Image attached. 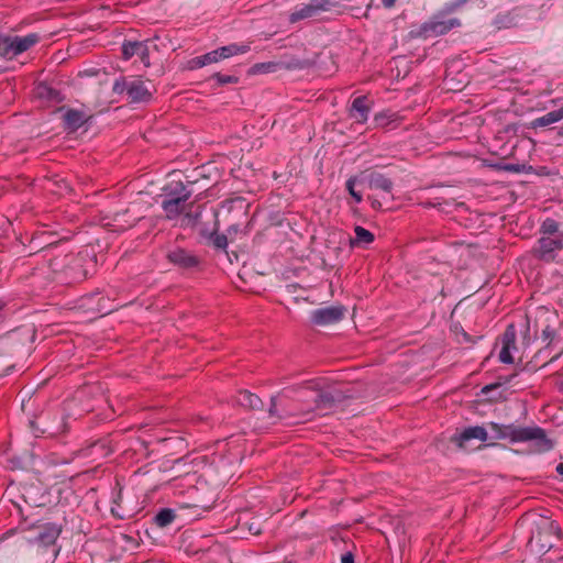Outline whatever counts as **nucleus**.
Masks as SVG:
<instances>
[{"instance_id":"nucleus-24","label":"nucleus","mask_w":563,"mask_h":563,"mask_svg":"<svg viewBox=\"0 0 563 563\" xmlns=\"http://www.w3.org/2000/svg\"><path fill=\"white\" fill-rule=\"evenodd\" d=\"M36 96L52 102H60L63 100L60 92L45 82L36 86Z\"/></svg>"},{"instance_id":"nucleus-37","label":"nucleus","mask_w":563,"mask_h":563,"mask_svg":"<svg viewBox=\"0 0 563 563\" xmlns=\"http://www.w3.org/2000/svg\"><path fill=\"white\" fill-rule=\"evenodd\" d=\"M470 0H452L451 2L445 4V10L448 12H454L461 7H463L465 3H467Z\"/></svg>"},{"instance_id":"nucleus-52","label":"nucleus","mask_w":563,"mask_h":563,"mask_svg":"<svg viewBox=\"0 0 563 563\" xmlns=\"http://www.w3.org/2000/svg\"><path fill=\"white\" fill-rule=\"evenodd\" d=\"M493 388H494V386H493V385L485 386V387L483 388V393H486V391H488V390H490V389H493Z\"/></svg>"},{"instance_id":"nucleus-7","label":"nucleus","mask_w":563,"mask_h":563,"mask_svg":"<svg viewBox=\"0 0 563 563\" xmlns=\"http://www.w3.org/2000/svg\"><path fill=\"white\" fill-rule=\"evenodd\" d=\"M444 11L433 14L428 21L423 22L419 29V35L423 37L440 36L449 33L451 30L461 26V21L457 18H445Z\"/></svg>"},{"instance_id":"nucleus-48","label":"nucleus","mask_w":563,"mask_h":563,"mask_svg":"<svg viewBox=\"0 0 563 563\" xmlns=\"http://www.w3.org/2000/svg\"><path fill=\"white\" fill-rule=\"evenodd\" d=\"M120 499H121V492H119L117 498L113 499V504L117 505L118 507L120 506L119 505Z\"/></svg>"},{"instance_id":"nucleus-47","label":"nucleus","mask_w":563,"mask_h":563,"mask_svg":"<svg viewBox=\"0 0 563 563\" xmlns=\"http://www.w3.org/2000/svg\"><path fill=\"white\" fill-rule=\"evenodd\" d=\"M111 512H112L114 516H117V517H119V518H121V519H122V518H124V515L119 514V512H118V510H117V508H115L114 506H113V507H111Z\"/></svg>"},{"instance_id":"nucleus-6","label":"nucleus","mask_w":563,"mask_h":563,"mask_svg":"<svg viewBox=\"0 0 563 563\" xmlns=\"http://www.w3.org/2000/svg\"><path fill=\"white\" fill-rule=\"evenodd\" d=\"M38 42L40 35L36 33H30L24 36L3 34L2 45L0 47V58L12 60L16 56L29 51Z\"/></svg>"},{"instance_id":"nucleus-22","label":"nucleus","mask_w":563,"mask_h":563,"mask_svg":"<svg viewBox=\"0 0 563 563\" xmlns=\"http://www.w3.org/2000/svg\"><path fill=\"white\" fill-rule=\"evenodd\" d=\"M561 120H563V107H561L560 109L550 111V112L543 114L542 117L536 118L532 121L531 125L533 128H543V126H548L553 123H556Z\"/></svg>"},{"instance_id":"nucleus-14","label":"nucleus","mask_w":563,"mask_h":563,"mask_svg":"<svg viewBox=\"0 0 563 563\" xmlns=\"http://www.w3.org/2000/svg\"><path fill=\"white\" fill-rule=\"evenodd\" d=\"M473 439L487 441L489 439L487 429L481 426L465 428L461 433L454 434L452 441L459 448H465L466 443Z\"/></svg>"},{"instance_id":"nucleus-49","label":"nucleus","mask_w":563,"mask_h":563,"mask_svg":"<svg viewBox=\"0 0 563 563\" xmlns=\"http://www.w3.org/2000/svg\"><path fill=\"white\" fill-rule=\"evenodd\" d=\"M384 118V114L383 113H379V114H376L375 115V121L376 122H380V120Z\"/></svg>"},{"instance_id":"nucleus-30","label":"nucleus","mask_w":563,"mask_h":563,"mask_svg":"<svg viewBox=\"0 0 563 563\" xmlns=\"http://www.w3.org/2000/svg\"><path fill=\"white\" fill-rule=\"evenodd\" d=\"M228 238L229 235L227 234L211 233L209 239L216 249L225 250L228 246Z\"/></svg>"},{"instance_id":"nucleus-35","label":"nucleus","mask_w":563,"mask_h":563,"mask_svg":"<svg viewBox=\"0 0 563 563\" xmlns=\"http://www.w3.org/2000/svg\"><path fill=\"white\" fill-rule=\"evenodd\" d=\"M268 413H269L271 417H277L279 419L288 418V416H280V415H278V411H277V396H272ZM297 415L298 413L289 415V417H297Z\"/></svg>"},{"instance_id":"nucleus-13","label":"nucleus","mask_w":563,"mask_h":563,"mask_svg":"<svg viewBox=\"0 0 563 563\" xmlns=\"http://www.w3.org/2000/svg\"><path fill=\"white\" fill-rule=\"evenodd\" d=\"M517 332L514 324H509L501 338V350L499 352V361L504 364H512V351L517 350L516 346Z\"/></svg>"},{"instance_id":"nucleus-51","label":"nucleus","mask_w":563,"mask_h":563,"mask_svg":"<svg viewBox=\"0 0 563 563\" xmlns=\"http://www.w3.org/2000/svg\"><path fill=\"white\" fill-rule=\"evenodd\" d=\"M512 377H514V378H516V377H517V374H514L512 376L507 377V378L505 379V383H506V384L510 383Z\"/></svg>"},{"instance_id":"nucleus-44","label":"nucleus","mask_w":563,"mask_h":563,"mask_svg":"<svg viewBox=\"0 0 563 563\" xmlns=\"http://www.w3.org/2000/svg\"><path fill=\"white\" fill-rule=\"evenodd\" d=\"M351 196L353 197V199L355 200L356 203H360L363 200L361 192H358L356 190L352 191Z\"/></svg>"},{"instance_id":"nucleus-23","label":"nucleus","mask_w":563,"mask_h":563,"mask_svg":"<svg viewBox=\"0 0 563 563\" xmlns=\"http://www.w3.org/2000/svg\"><path fill=\"white\" fill-rule=\"evenodd\" d=\"M222 60L220 53L217 49H213L211 52H208L203 55L197 56L190 60V68H201L203 66L210 65L212 63H218Z\"/></svg>"},{"instance_id":"nucleus-4","label":"nucleus","mask_w":563,"mask_h":563,"mask_svg":"<svg viewBox=\"0 0 563 563\" xmlns=\"http://www.w3.org/2000/svg\"><path fill=\"white\" fill-rule=\"evenodd\" d=\"M192 192L181 181H170L163 187L162 209L167 219H176L184 210Z\"/></svg>"},{"instance_id":"nucleus-36","label":"nucleus","mask_w":563,"mask_h":563,"mask_svg":"<svg viewBox=\"0 0 563 563\" xmlns=\"http://www.w3.org/2000/svg\"><path fill=\"white\" fill-rule=\"evenodd\" d=\"M554 338H555V330L552 327L547 325L542 330V339H543V341H547L548 345H550L554 341Z\"/></svg>"},{"instance_id":"nucleus-31","label":"nucleus","mask_w":563,"mask_h":563,"mask_svg":"<svg viewBox=\"0 0 563 563\" xmlns=\"http://www.w3.org/2000/svg\"><path fill=\"white\" fill-rule=\"evenodd\" d=\"M130 81L125 77H119L114 80L112 90L114 93L121 95L123 92L129 93Z\"/></svg>"},{"instance_id":"nucleus-20","label":"nucleus","mask_w":563,"mask_h":563,"mask_svg":"<svg viewBox=\"0 0 563 563\" xmlns=\"http://www.w3.org/2000/svg\"><path fill=\"white\" fill-rule=\"evenodd\" d=\"M365 180L371 189L382 190L386 194H390L394 187L391 179L378 172L367 174Z\"/></svg>"},{"instance_id":"nucleus-39","label":"nucleus","mask_w":563,"mask_h":563,"mask_svg":"<svg viewBox=\"0 0 563 563\" xmlns=\"http://www.w3.org/2000/svg\"><path fill=\"white\" fill-rule=\"evenodd\" d=\"M227 232H228V235L232 239L236 234L242 233V228L240 224H231L228 228Z\"/></svg>"},{"instance_id":"nucleus-41","label":"nucleus","mask_w":563,"mask_h":563,"mask_svg":"<svg viewBox=\"0 0 563 563\" xmlns=\"http://www.w3.org/2000/svg\"><path fill=\"white\" fill-rule=\"evenodd\" d=\"M46 235H47V234L44 232V233H42L41 235H37V236L33 238V239H32V241H31V243L34 245V247H35V249H40V250H42V249H44V247H45V245H42V244L40 243V240H41V239H43V238H45Z\"/></svg>"},{"instance_id":"nucleus-43","label":"nucleus","mask_w":563,"mask_h":563,"mask_svg":"<svg viewBox=\"0 0 563 563\" xmlns=\"http://www.w3.org/2000/svg\"><path fill=\"white\" fill-rule=\"evenodd\" d=\"M368 199L371 200V205L374 209L378 210L382 208V203L379 200L375 199V198H372V197H368Z\"/></svg>"},{"instance_id":"nucleus-16","label":"nucleus","mask_w":563,"mask_h":563,"mask_svg":"<svg viewBox=\"0 0 563 563\" xmlns=\"http://www.w3.org/2000/svg\"><path fill=\"white\" fill-rule=\"evenodd\" d=\"M541 258H548L553 252L563 250V232L555 236H541L538 240Z\"/></svg>"},{"instance_id":"nucleus-2","label":"nucleus","mask_w":563,"mask_h":563,"mask_svg":"<svg viewBox=\"0 0 563 563\" xmlns=\"http://www.w3.org/2000/svg\"><path fill=\"white\" fill-rule=\"evenodd\" d=\"M488 437L494 440H509L511 443L534 441L539 452L552 450L553 442L548 439L540 427H520L510 424L488 423Z\"/></svg>"},{"instance_id":"nucleus-17","label":"nucleus","mask_w":563,"mask_h":563,"mask_svg":"<svg viewBox=\"0 0 563 563\" xmlns=\"http://www.w3.org/2000/svg\"><path fill=\"white\" fill-rule=\"evenodd\" d=\"M97 294H90L87 297H84L81 307L87 308L90 311L100 313L101 316L108 314L114 310V307L108 305V300L104 297L97 298Z\"/></svg>"},{"instance_id":"nucleus-50","label":"nucleus","mask_w":563,"mask_h":563,"mask_svg":"<svg viewBox=\"0 0 563 563\" xmlns=\"http://www.w3.org/2000/svg\"><path fill=\"white\" fill-rule=\"evenodd\" d=\"M5 305V301L0 299V312L4 309Z\"/></svg>"},{"instance_id":"nucleus-53","label":"nucleus","mask_w":563,"mask_h":563,"mask_svg":"<svg viewBox=\"0 0 563 563\" xmlns=\"http://www.w3.org/2000/svg\"><path fill=\"white\" fill-rule=\"evenodd\" d=\"M11 368H12L11 366H8L7 369L4 371V373L0 374V376L8 375L10 373Z\"/></svg>"},{"instance_id":"nucleus-3","label":"nucleus","mask_w":563,"mask_h":563,"mask_svg":"<svg viewBox=\"0 0 563 563\" xmlns=\"http://www.w3.org/2000/svg\"><path fill=\"white\" fill-rule=\"evenodd\" d=\"M560 536L561 529L555 521L540 517L532 523L528 547L533 553L543 555L554 545V540L560 539Z\"/></svg>"},{"instance_id":"nucleus-28","label":"nucleus","mask_w":563,"mask_h":563,"mask_svg":"<svg viewBox=\"0 0 563 563\" xmlns=\"http://www.w3.org/2000/svg\"><path fill=\"white\" fill-rule=\"evenodd\" d=\"M540 232L542 236H552L553 234L560 233L558 221L552 218H547L541 224Z\"/></svg>"},{"instance_id":"nucleus-46","label":"nucleus","mask_w":563,"mask_h":563,"mask_svg":"<svg viewBox=\"0 0 563 563\" xmlns=\"http://www.w3.org/2000/svg\"><path fill=\"white\" fill-rule=\"evenodd\" d=\"M555 471L563 476V462L556 465Z\"/></svg>"},{"instance_id":"nucleus-10","label":"nucleus","mask_w":563,"mask_h":563,"mask_svg":"<svg viewBox=\"0 0 563 563\" xmlns=\"http://www.w3.org/2000/svg\"><path fill=\"white\" fill-rule=\"evenodd\" d=\"M308 66V62L299 58H291L289 62H265L254 64L250 73L253 75L256 74H269L275 73L280 68L286 69H302Z\"/></svg>"},{"instance_id":"nucleus-45","label":"nucleus","mask_w":563,"mask_h":563,"mask_svg":"<svg viewBox=\"0 0 563 563\" xmlns=\"http://www.w3.org/2000/svg\"><path fill=\"white\" fill-rule=\"evenodd\" d=\"M396 0H382V3L385 8H391L395 4Z\"/></svg>"},{"instance_id":"nucleus-26","label":"nucleus","mask_w":563,"mask_h":563,"mask_svg":"<svg viewBox=\"0 0 563 563\" xmlns=\"http://www.w3.org/2000/svg\"><path fill=\"white\" fill-rule=\"evenodd\" d=\"M355 238L351 242L354 245H368L374 241V234L367 229L356 225L354 229Z\"/></svg>"},{"instance_id":"nucleus-34","label":"nucleus","mask_w":563,"mask_h":563,"mask_svg":"<svg viewBox=\"0 0 563 563\" xmlns=\"http://www.w3.org/2000/svg\"><path fill=\"white\" fill-rule=\"evenodd\" d=\"M136 55L140 57L141 62L144 64V66H146V67L150 66V53H148V47L145 42H141V47L137 51Z\"/></svg>"},{"instance_id":"nucleus-29","label":"nucleus","mask_w":563,"mask_h":563,"mask_svg":"<svg viewBox=\"0 0 563 563\" xmlns=\"http://www.w3.org/2000/svg\"><path fill=\"white\" fill-rule=\"evenodd\" d=\"M140 47H141V42L140 41L124 42L122 44V57H123V59L128 60L131 57H133L134 55H136L137 51L140 49Z\"/></svg>"},{"instance_id":"nucleus-40","label":"nucleus","mask_w":563,"mask_h":563,"mask_svg":"<svg viewBox=\"0 0 563 563\" xmlns=\"http://www.w3.org/2000/svg\"><path fill=\"white\" fill-rule=\"evenodd\" d=\"M356 181H357V177H354V176L350 177L346 180L345 187L350 195L352 194V191H355Z\"/></svg>"},{"instance_id":"nucleus-32","label":"nucleus","mask_w":563,"mask_h":563,"mask_svg":"<svg viewBox=\"0 0 563 563\" xmlns=\"http://www.w3.org/2000/svg\"><path fill=\"white\" fill-rule=\"evenodd\" d=\"M496 167L499 170L517 173V174L527 172V165H525V164L506 163V164H499Z\"/></svg>"},{"instance_id":"nucleus-1","label":"nucleus","mask_w":563,"mask_h":563,"mask_svg":"<svg viewBox=\"0 0 563 563\" xmlns=\"http://www.w3.org/2000/svg\"><path fill=\"white\" fill-rule=\"evenodd\" d=\"M305 391L314 393V405L306 410L299 411L296 422H307L311 421L317 416H325L334 409L336 402L340 400V398L334 396L332 393L322 390L319 379H310L302 384L284 388L280 391V395L290 397L291 394H297L299 396V400L306 401L308 397L303 395Z\"/></svg>"},{"instance_id":"nucleus-25","label":"nucleus","mask_w":563,"mask_h":563,"mask_svg":"<svg viewBox=\"0 0 563 563\" xmlns=\"http://www.w3.org/2000/svg\"><path fill=\"white\" fill-rule=\"evenodd\" d=\"M250 51V45L246 44H229L227 46H222L218 48L220 53L221 59H225L239 54H245Z\"/></svg>"},{"instance_id":"nucleus-11","label":"nucleus","mask_w":563,"mask_h":563,"mask_svg":"<svg viewBox=\"0 0 563 563\" xmlns=\"http://www.w3.org/2000/svg\"><path fill=\"white\" fill-rule=\"evenodd\" d=\"M327 4V1L319 0H311L309 3L300 4L289 14L288 21L294 24L301 20L313 18L321 11H325Z\"/></svg>"},{"instance_id":"nucleus-15","label":"nucleus","mask_w":563,"mask_h":563,"mask_svg":"<svg viewBox=\"0 0 563 563\" xmlns=\"http://www.w3.org/2000/svg\"><path fill=\"white\" fill-rule=\"evenodd\" d=\"M128 97L132 103H147L153 98V92L146 87L144 81L133 79L130 81Z\"/></svg>"},{"instance_id":"nucleus-27","label":"nucleus","mask_w":563,"mask_h":563,"mask_svg":"<svg viewBox=\"0 0 563 563\" xmlns=\"http://www.w3.org/2000/svg\"><path fill=\"white\" fill-rule=\"evenodd\" d=\"M175 518L176 514L173 509L163 508L156 514L154 521L157 527L165 528L169 526L175 520Z\"/></svg>"},{"instance_id":"nucleus-38","label":"nucleus","mask_w":563,"mask_h":563,"mask_svg":"<svg viewBox=\"0 0 563 563\" xmlns=\"http://www.w3.org/2000/svg\"><path fill=\"white\" fill-rule=\"evenodd\" d=\"M444 203V201L440 200V198H434V199H428L426 201H421L420 205L423 207V208H439L441 207L442 205Z\"/></svg>"},{"instance_id":"nucleus-12","label":"nucleus","mask_w":563,"mask_h":563,"mask_svg":"<svg viewBox=\"0 0 563 563\" xmlns=\"http://www.w3.org/2000/svg\"><path fill=\"white\" fill-rule=\"evenodd\" d=\"M169 263L181 269H191L199 265V258L191 252L175 247L167 253Z\"/></svg>"},{"instance_id":"nucleus-42","label":"nucleus","mask_w":563,"mask_h":563,"mask_svg":"<svg viewBox=\"0 0 563 563\" xmlns=\"http://www.w3.org/2000/svg\"><path fill=\"white\" fill-rule=\"evenodd\" d=\"M341 563H354V555L351 552H346L341 558Z\"/></svg>"},{"instance_id":"nucleus-33","label":"nucleus","mask_w":563,"mask_h":563,"mask_svg":"<svg viewBox=\"0 0 563 563\" xmlns=\"http://www.w3.org/2000/svg\"><path fill=\"white\" fill-rule=\"evenodd\" d=\"M213 78L216 79L217 84H219L220 86L229 85V84H238V81H239V78L236 76L223 75L220 73H216L213 75Z\"/></svg>"},{"instance_id":"nucleus-9","label":"nucleus","mask_w":563,"mask_h":563,"mask_svg":"<svg viewBox=\"0 0 563 563\" xmlns=\"http://www.w3.org/2000/svg\"><path fill=\"white\" fill-rule=\"evenodd\" d=\"M345 309L342 306H330L314 309L310 312V321L318 327L338 323L344 317Z\"/></svg>"},{"instance_id":"nucleus-54","label":"nucleus","mask_w":563,"mask_h":563,"mask_svg":"<svg viewBox=\"0 0 563 563\" xmlns=\"http://www.w3.org/2000/svg\"><path fill=\"white\" fill-rule=\"evenodd\" d=\"M559 135L563 136V125L560 128Z\"/></svg>"},{"instance_id":"nucleus-21","label":"nucleus","mask_w":563,"mask_h":563,"mask_svg":"<svg viewBox=\"0 0 563 563\" xmlns=\"http://www.w3.org/2000/svg\"><path fill=\"white\" fill-rule=\"evenodd\" d=\"M236 402L244 408L253 410L261 409L263 407L262 399L249 390H241L236 396Z\"/></svg>"},{"instance_id":"nucleus-18","label":"nucleus","mask_w":563,"mask_h":563,"mask_svg":"<svg viewBox=\"0 0 563 563\" xmlns=\"http://www.w3.org/2000/svg\"><path fill=\"white\" fill-rule=\"evenodd\" d=\"M369 107L367 106V97L360 96L356 97L349 109V114L351 118L355 119L357 123H365L368 119Z\"/></svg>"},{"instance_id":"nucleus-8","label":"nucleus","mask_w":563,"mask_h":563,"mask_svg":"<svg viewBox=\"0 0 563 563\" xmlns=\"http://www.w3.org/2000/svg\"><path fill=\"white\" fill-rule=\"evenodd\" d=\"M36 536L30 539V543L42 548H53V555L57 556L59 550L55 549V542L62 532V526L55 522H46L40 526Z\"/></svg>"},{"instance_id":"nucleus-19","label":"nucleus","mask_w":563,"mask_h":563,"mask_svg":"<svg viewBox=\"0 0 563 563\" xmlns=\"http://www.w3.org/2000/svg\"><path fill=\"white\" fill-rule=\"evenodd\" d=\"M88 120L84 111L77 109H68L63 115L64 126L66 130L75 132L79 130Z\"/></svg>"},{"instance_id":"nucleus-5","label":"nucleus","mask_w":563,"mask_h":563,"mask_svg":"<svg viewBox=\"0 0 563 563\" xmlns=\"http://www.w3.org/2000/svg\"><path fill=\"white\" fill-rule=\"evenodd\" d=\"M91 258L87 254H68L63 260L54 258L49 267L55 273H62L66 280L81 282L87 278L89 271L85 267L87 263L91 264Z\"/></svg>"}]
</instances>
